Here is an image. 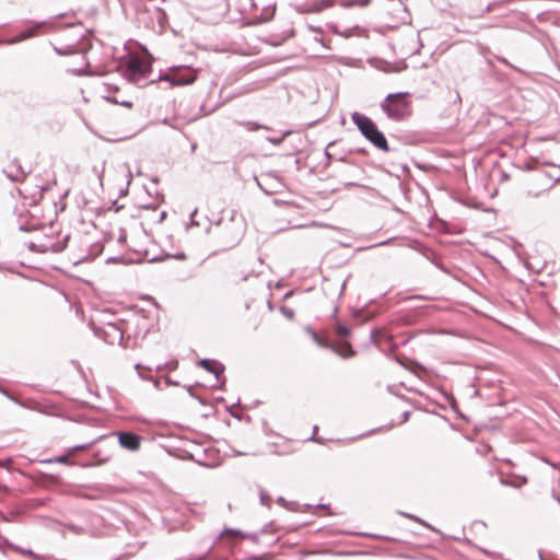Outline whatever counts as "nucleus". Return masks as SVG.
Listing matches in <instances>:
<instances>
[{
	"label": "nucleus",
	"mask_w": 560,
	"mask_h": 560,
	"mask_svg": "<svg viewBox=\"0 0 560 560\" xmlns=\"http://www.w3.org/2000/svg\"><path fill=\"white\" fill-rule=\"evenodd\" d=\"M351 119L360 132L377 149L388 152L389 147L385 135L378 129L376 124L368 116L354 112Z\"/></svg>",
	"instance_id": "1"
},
{
	"label": "nucleus",
	"mask_w": 560,
	"mask_h": 560,
	"mask_svg": "<svg viewBox=\"0 0 560 560\" xmlns=\"http://www.w3.org/2000/svg\"><path fill=\"white\" fill-rule=\"evenodd\" d=\"M407 96V92L388 94L381 103V108L389 119L404 120L411 113L410 103L406 100Z\"/></svg>",
	"instance_id": "2"
},
{
	"label": "nucleus",
	"mask_w": 560,
	"mask_h": 560,
	"mask_svg": "<svg viewBox=\"0 0 560 560\" xmlns=\"http://www.w3.org/2000/svg\"><path fill=\"white\" fill-rule=\"evenodd\" d=\"M70 235L67 234L62 240L55 241L52 237L45 235L37 241L31 242L28 248L36 253H61L66 249Z\"/></svg>",
	"instance_id": "3"
},
{
	"label": "nucleus",
	"mask_w": 560,
	"mask_h": 560,
	"mask_svg": "<svg viewBox=\"0 0 560 560\" xmlns=\"http://www.w3.org/2000/svg\"><path fill=\"white\" fill-rule=\"evenodd\" d=\"M152 67L149 62L141 59H131L125 70L124 77L131 83L140 84V82L148 78Z\"/></svg>",
	"instance_id": "4"
},
{
	"label": "nucleus",
	"mask_w": 560,
	"mask_h": 560,
	"mask_svg": "<svg viewBox=\"0 0 560 560\" xmlns=\"http://www.w3.org/2000/svg\"><path fill=\"white\" fill-rule=\"evenodd\" d=\"M62 492L75 498L88 499V500H97L101 498V491L95 485H75V483H66L63 485Z\"/></svg>",
	"instance_id": "5"
},
{
	"label": "nucleus",
	"mask_w": 560,
	"mask_h": 560,
	"mask_svg": "<svg viewBox=\"0 0 560 560\" xmlns=\"http://www.w3.org/2000/svg\"><path fill=\"white\" fill-rule=\"evenodd\" d=\"M196 79L197 73L195 70L190 68L174 69L172 73L166 74L165 77H160V80L168 81L172 86L188 85L194 83Z\"/></svg>",
	"instance_id": "6"
},
{
	"label": "nucleus",
	"mask_w": 560,
	"mask_h": 560,
	"mask_svg": "<svg viewBox=\"0 0 560 560\" xmlns=\"http://www.w3.org/2000/svg\"><path fill=\"white\" fill-rule=\"evenodd\" d=\"M198 365L215 376V380L220 383V388L225 385L226 378L223 376L225 368L221 362L212 359H201L198 361Z\"/></svg>",
	"instance_id": "7"
},
{
	"label": "nucleus",
	"mask_w": 560,
	"mask_h": 560,
	"mask_svg": "<svg viewBox=\"0 0 560 560\" xmlns=\"http://www.w3.org/2000/svg\"><path fill=\"white\" fill-rule=\"evenodd\" d=\"M9 167H14V172L9 171L8 168H4L2 173L7 176V178L12 183H24L31 171H25L23 166L21 165V162L18 158H14L11 161V164Z\"/></svg>",
	"instance_id": "8"
},
{
	"label": "nucleus",
	"mask_w": 560,
	"mask_h": 560,
	"mask_svg": "<svg viewBox=\"0 0 560 560\" xmlns=\"http://www.w3.org/2000/svg\"><path fill=\"white\" fill-rule=\"evenodd\" d=\"M47 22L46 21H42V22H37L35 23L33 26L24 30L21 34H19L18 36L15 37H12V38H9V39H5L3 40L2 43L3 44H7V45H15L20 42H23V40H26L28 38H32L34 36H36L39 32V30L46 25Z\"/></svg>",
	"instance_id": "9"
},
{
	"label": "nucleus",
	"mask_w": 560,
	"mask_h": 560,
	"mask_svg": "<svg viewBox=\"0 0 560 560\" xmlns=\"http://www.w3.org/2000/svg\"><path fill=\"white\" fill-rule=\"evenodd\" d=\"M117 435L121 447L129 451H137L140 447V436L138 434L129 431H122Z\"/></svg>",
	"instance_id": "10"
},
{
	"label": "nucleus",
	"mask_w": 560,
	"mask_h": 560,
	"mask_svg": "<svg viewBox=\"0 0 560 560\" xmlns=\"http://www.w3.org/2000/svg\"><path fill=\"white\" fill-rule=\"evenodd\" d=\"M73 455L69 452V450L67 448L65 454L60 455V456H57V457H51V458H45L43 460H40V463L43 464H63V465H75V462L71 459Z\"/></svg>",
	"instance_id": "11"
},
{
	"label": "nucleus",
	"mask_w": 560,
	"mask_h": 560,
	"mask_svg": "<svg viewBox=\"0 0 560 560\" xmlns=\"http://www.w3.org/2000/svg\"><path fill=\"white\" fill-rule=\"evenodd\" d=\"M336 4V0H317L313 2L308 9L311 13H319L328 8H331Z\"/></svg>",
	"instance_id": "12"
},
{
	"label": "nucleus",
	"mask_w": 560,
	"mask_h": 560,
	"mask_svg": "<svg viewBox=\"0 0 560 560\" xmlns=\"http://www.w3.org/2000/svg\"><path fill=\"white\" fill-rule=\"evenodd\" d=\"M109 331L106 332V335L110 339H106L107 342L114 343L116 340L120 343L122 341V330L115 324L109 323L108 324Z\"/></svg>",
	"instance_id": "13"
},
{
	"label": "nucleus",
	"mask_w": 560,
	"mask_h": 560,
	"mask_svg": "<svg viewBox=\"0 0 560 560\" xmlns=\"http://www.w3.org/2000/svg\"><path fill=\"white\" fill-rule=\"evenodd\" d=\"M152 18L156 20L158 24L160 25V27H164L167 23V14L166 12L161 9V8H153V11H152Z\"/></svg>",
	"instance_id": "14"
},
{
	"label": "nucleus",
	"mask_w": 560,
	"mask_h": 560,
	"mask_svg": "<svg viewBox=\"0 0 560 560\" xmlns=\"http://www.w3.org/2000/svg\"><path fill=\"white\" fill-rule=\"evenodd\" d=\"M335 351L346 359L351 358L355 354V351L352 349L349 342H342L338 349H335Z\"/></svg>",
	"instance_id": "15"
},
{
	"label": "nucleus",
	"mask_w": 560,
	"mask_h": 560,
	"mask_svg": "<svg viewBox=\"0 0 560 560\" xmlns=\"http://www.w3.org/2000/svg\"><path fill=\"white\" fill-rule=\"evenodd\" d=\"M276 5L275 4H267L264 5L261 10V14L259 16L260 22H268L270 21L275 15Z\"/></svg>",
	"instance_id": "16"
},
{
	"label": "nucleus",
	"mask_w": 560,
	"mask_h": 560,
	"mask_svg": "<svg viewBox=\"0 0 560 560\" xmlns=\"http://www.w3.org/2000/svg\"><path fill=\"white\" fill-rule=\"evenodd\" d=\"M237 124L243 126L248 131H257L259 129L270 130V127L255 121H238Z\"/></svg>",
	"instance_id": "17"
},
{
	"label": "nucleus",
	"mask_w": 560,
	"mask_h": 560,
	"mask_svg": "<svg viewBox=\"0 0 560 560\" xmlns=\"http://www.w3.org/2000/svg\"><path fill=\"white\" fill-rule=\"evenodd\" d=\"M224 534H231L233 535L234 537H237V538H250L253 540H255L257 538V535L256 534H244L242 533L241 530H236V529H225L223 533H221V536H223Z\"/></svg>",
	"instance_id": "18"
},
{
	"label": "nucleus",
	"mask_w": 560,
	"mask_h": 560,
	"mask_svg": "<svg viewBox=\"0 0 560 560\" xmlns=\"http://www.w3.org/2000/svg\"><path fill=\"white\" fill-rule=\"evenodd\" d=\"M336 335L340 338H347L350 335V329L345 324H337L336 326Z\"/></svg>",
	"instance_id": "19"
},
{
	"label": "nucleus",
	"mask_w": 560,
	"mask_h": 560,
	"mask_svg": "<svg viewBox=\"0 0 560 560\" xmlns=\"http://www.w3.org/2000/svg\"><path fill=\"white\" fill-rule=\"evenodd\" d=\"M369 4H370V0H349V1H343L341 3V5L343 8H351V7H354V5L366 7Z\"/></svg>",
	"instance_id": "20"
},
{
	"label": "nucleus",
	"mask_w": 560,
	"mask_h": 560,
	"mask_svg": "<svg viewBox=\"0 0 560 560\" xmlns=\"http://www.w3.org/2000/svg\"><path fill=\"white\" fill-rule=\"evenodd\" d=\"M259 500L262 505L271 506V497L261 488L259 489Z\"/></svg>",
	"instance_id": "21"
},
{
	"label": "nucleus",
	"mask_w": 560,
	"mask_h": 560,
	"mask_svg": "<svg viewBox=\"0 0 560 560\" xmlns=\"http://www.w3.org/2000/svg\"><path fill=\"white\" fill-rule=\"evenodd\" d=\"M92 171L97 176L100 183L102 184L104 172H105V162H103L101 166L94 165Z\"/></svg>",
	"instance_id": "22"
},
{
	"label": "nucleus",
	"mask_w": 560,
	"mask_h": 560,
	"mask_svg": "<svg viewBox=\"0 0 560 560\" xmlns=\"http://www.w3.org/2000/svg\"><path fill=\"white\" fill-rule=\"evenodd\" d=\"M91 445H92V443L79 444V445H74L72 447H69L68 450L74 456L80 451L89 450L91 447Z\"/></svg>",
	"instance_id": "23"
},
{
	"label": "nucleus",
	"mask_w": 560,
	"mask_h": 560,
	"mask_svg": "<svg viewBox=\"0 0 560 560\" xmlns=\"http://www.w3.org/2000/svg\"><path fill=\"white\" fill-rule=\"evenodd\" d=\"M0 393L2 395H4L7 398H9L10 400L16 402L18 405H21V406H24V404L22 401H20L19 399H16L14 396H12L7 388H4L3 386H0Z\"/></svg>",
	"instance_id": "24"
},
{
	"label": "nucleus",
	"mask_w": 560,
	"mask_h": 560,
	"mask_svg": "<svg viewBox=\"0 0 560 560\" xmlns=\"http://www.w3.org/2000/svg\"><path fill=\"white\" fill-rule=\"evenodd\" d=\"M288 135H290V131H287V132L283 135V137H279V138L268 137V138H267V140H268L270 143L275 144V145H279V144H281V143H282L283 138H284L285 136H288Z\"/></svg>",
	"instance_id": "25"
},
{
	"label": "nucleus",
	"mask_w": 560,
	"mask_h": 560,
	"mask_svg": "<svg viewBox=\"0 0 560 560\" xmlns=\"http://www.w3.org/2000/svg\"><path fill=\"white\" fill-rule=\"evenodd\" d=\"M243 234V231L240 230L233 237L232 240L230 241L229 243V247H234L235 245L238 244L240 240H241V236Z\"/></svg>",
	"instance_id": "26"
},
{
	"label": "nucleus",
	"mask_w": 560,
	"mask_h": 560,
	"mask_svg": "<svg viewBox=\"0 0 560 560\" xmlns=\"http://www.w3.org/2000/svg\"><path fill=\"white\" fill-rule=\"evenodd\" d=\"M382 335V331L378 330V329H373L371 331V340L372 342L374 343H377L378 342V337Z\"/></svg>",
	"instance_id": "27"
},
{
	"label": "nucleus",
	"mask_w": 560,
	"mask_h": 560,
	"mask_svg": "<svg viewBox=\"0 0 560 560\" xmlns=\"http://www.w3.org/2000/svg\"><path fill=\"white\" fill-rule=\"evenodd\" d=\"M419 524H421L422 526H424L425 528L434 532V533H440L439 529H436L434 526H432L431 524H429L428 522H425L424 520L420 518V521L418 522Z\"/></svg>",
	"instance_id": "28"
},
{
	"label": "nucleus",
	"mask_w": 560,
	"mask_h": 560,
	"mask_svg": "<svg viewBox=\"0 0 560 560\" xmlns=\"http://www.w3.org/2000/svg\"><path fill=\"white\" fill-rule=\"evenodd\" d=\"M407 69V65L406 63H402L401 66H398V67H390V68H387L385 69L384 71L385 72H389V71H394V72H400L402 70Z\"/></svg>",
	"instance_id": "29"
},
{
	"label": "nucleus",
	"mask_w": 560,
	"mask_h": 560,
	"mask_svg": "<svg viewBox=\"0 0 560 560\" xmlns=\"http://www.w3.org/2000/svg\"><path fill=\"white\" fill-rule=\"evenodd\" d=\"M281 312L285 317H288L290 319L294 317V312L290 308H287L283 306V307H281Z\"/></svg>",
	"instance_id": "30"
},
{
	"label": "nucleus",
	"mask_w": 560,
	"mask_h": 560,
	"mask_svg": "<svg viewBox=\"0 0 560 560\" xmlns=\"http://www.w3.org/2000/svg\"><path fill=\"white\" fill-rule=\"evenodd\" d=\"M399 514L406 518H409L411 521H415V522H419L420 521V517L413 515V514H410V513H406V512H399Z\"/></svg>",
	"instance_id": "31"
},
{
	"label": "nucleus",
	"mask_w": 560,
	"mask_h": 560,
	"mask_svg": "<svg viewBox=\"0 0 560 560\" xmlns=\"http://www.w3.org/2000/svg\"><path fill=\"white\" fill-rule=\"evenodd\" d=\"M171 257L176 260H186V258H187V256L184 252H178V253L172 255Z\"/></svg>",
	"instance_id": "32"
},
{
	"label": "nucleus",
	"mask_w": 560,
	"mask_h": 560,
	"mask_svg": "<svg viewBox=\"0 0 560 560\" xmlns=\"http://www.w3.org/2000/svg\"><path fill=\"white\" fill-rule=\"evenodd\" d=\"M18 550L21 551L24 555H27V556L34 558V559H37V556L31 549L18 548Z\"/></svg>",
	"instance_id": "33"
},
{
	"label": "nucleus",
	"mask_w": 560,
	"mask_h": 560,
	"mask_svg": "<svg viewBox=\"0 0 560 560\" xmlns=\"http://www.w3.org/2000/svg\"><path fill=\"white\" fill-rule=\"evenodd\" d=\"M328 28L330 30V32H332L334 34L336 35H341V32L338 30V26L334 23L331 24H328Z\"/></svg>",
	"instance_id": "34"
},
{
	"label": "nucleus",
	"mask_w": 560,
	"mask_h": 560,
	"mask_svg": "<svg viewBox=\"0 0 560 560\" xmlns=\"http://www.w3.org/2000/svg\"><path fill=\"white\" fill-rule=\"evenodd\" d=\"M240 405V400L234 404L231 408H228V411L230 412V415L233 417V418H236V419H241V415L236 413V412H233L232 411V408L235 407V406H238Z\"/></svg>",
	"instance_id": "35"
},
{
	"label": "nucleus",
	"mask_w": 560,
	"mask_h": 560,
	"mask_svg": "<svg viewBox=\"0 0 560 560\" xmlns=\"http://www.w3.org/2000/svg\"><path fill=\"white\" fill-rule=\"evenodd\" d=\"M188 393H189V395H190L191 397H194V398L198 399V401H199L200 404H202V405H205V404H206V402H205V400H203L201 397H199V396H197V395H195V394H194V392H192V387H188Z\"/></svg>",
	"instance_id": "36"
},
{
	"label": "nucleus",
	"mask_w": 560,
	"mask_h": 560,
	"mask_svg": "<svg viewBox=\"0 0 560 560\" xmlns=\"http://www.w3.org/2000/svg\"><path fill=\"white\" fill-rule=\"evenodd\" d=\"M47 479H49L54 483H60V478L54 475H47Z\"/></svg>",
	"instance_id": "37"
},
{
	"label": "nucleus",
	"mask_w": 560,
	"mask_h": 560,
	"mask_svg": "<svg viewBox=\"0 0 560 560\" xmlns=\"http://www.w3.org/2000/svg\"><path fill=\"white\" fill-rule=\"evenodd\" d=\"M55 51L59 55V56H66V55H69L70 51H67L62 48H58V47H55Z\"/></svg>",
	"instance_id": "38"
},
{
	"label": "nucleus",
	"mask_w": 560,
	"mask_h": 560,
	"mask_svg": "<svg viewBox=\"0 0 560 560\" xmlns=\"http://www.w3.org/2000/svg\"><path fill=\"white\" fill-rule=\"evenodd\" d=\"M501 483L504 485V486H511V487H514V488H517L520 487V485H516V483H512L510 481H506L505 479L501 478Z\"/></svg>",
	"instance_id": "39"
},
{
	"label": "nucleus",
	"mask_w": 560,
	"mask_h": 560,
	"mask_svg": "<svg viewBox=\"0 0 560 560\" xmlns=\"http://www.w3.org/2000/svg\"><path fill=\"white\" fill-rule=\"evenodd\" d=\"M410 417V411H405L401 416V422H407Z\"/></svg>",
	"instance_id": "40"
},
{
	"label": "nucleus",
	"mask_w": 560,
	"mask_h": 560,
	"mask_svg": "<svg viewBox=\"0 0 560 560\" xmlns=\"http://www.w3.org/2000/svg\"><path fill=\"white\" fill-rule=\"evenodd\" d=\"M313 339L316 343L324 346V342L320 340V338L317 334L313 332Z\"/></svg>",
	"instance_id": "41"
},
{
	"label": "nucleus",
	"mask_w": 560,
	"mask_h": 560,
	"mask_svg": "<svg viewBox=\"0 0 560 560\" xmlns=\"http://www.w3.org/2000/svg\"><path fill=\"white\" fill-rule=\"evenodd\" d=\"M277 502H278L280 505H282V506H285V505H287V501H285V499H284L283 497H279V498L277 499Z\"/></svg>",
	"instance_id": "42"
},
{
	"label": "nucleus",
	"mask_w": 560,
	"mask_h": 560,
	"mask_svg": "<svg viewBox=\"0 0 560 560\" xmlns=\"http://www.w3.org/2000/svg\"><path fill=\"white\" fill-rule=\"evenodd\" d=\"M308 27H310L311 31L316 32V33H322L323 32L322 27H319V26L310 25Z\"/></svg>",
	"instance_id": "43"
},
{
	"label": "nucleus",
	"mask_w": 560,
	"mask_h": 560,
	"mask_svg": "<svg viewBox=\"0 0 560 560\" xmlns=\"http://www.w3.org/2000/svg\"><path fill=\"white\" fill-rule=\"evenodd\" d=\"M372 537L374 538H377V539H382V540H385V541H390L393 540L392 538L389 537H385V536H376V535H371Z\"/></svg>",
	"instance_id": "44"
},
{
	"label": "nucleus",
	"mask_w": 560,
	"mask_h": 560,
	"mask_svg": "<svg viewBox=\"0 0 560 560\" xmlns=\"http://www.w3.org/2000/svg\"><path fill=\"white\" fill-rule=\"evenodd\" d=\"M20 230H21V231H24V232H28V231H31V229H30L26 224H22V225H20Z\"/></svg>",
	"instance_id": "45"
},
{
	"label": "nucleus",
	"mask_w": 560,
	"mask_h": 560,
	"mask_svg": "<svg viewBox=\"0 0 560 560\" xmlns=\"http://www.w3.org/2000/svg\"><path fill=\"white\" fill-rule=\"evenodd\" d=\"M127 179H128V180H127V185L129 186V185H130V183H131V179H132V174H131V172H130V171H128Z\"/></svg>",
	"instance_id": "46"
},
{
	"label": "nucleus",
	"mask_w": 560,
	"mask_h": 560,
	"mask_svg": "<svg viewBox=\"0 0 560 560\" xmlns=\"http://www.w3.org/2000/svg\"><path fill=\"white\" fill-rule=\"evenodd\" d=\"M325 156L328 160V162H330V160L332 159V155L328 152L327 149L325 150Z\"/></svg>",
	"instance_id": "47"
},
{
	"label": "nucleus",
	"mask_w": 560,
	"mask_h": 560,
	"mask_svg": "<svg viewBox=\"0 0 560 560\" xmlns=\"http://www.w3.org/2000/svg\"><path fill=\"white\" fill-rule=\"evenodd\" d=\"M250 5H252V8L257 9L258 2L256 0H250Z\"/></svg>",
	"instance_id": "48"
},
{
	"label": "nucleus",
	"mask_w": 560,
	"mask_h": 560,
	"mask_svg": "<svg viewBox=\"0 0 560 560\" xmlns=\"http://www.w3.org/2000/svg\"><path fill=\"white\" fill-rule=\"evenodd\" d=\"M122 106H126V107H131L132 106V103L129 102V101H125L121 103Z\"/></svg>",
	"instance_id": "49"
},
{
	"label": "nucleus",
	"mask_w": 560,
	"mask_h": 560,
	"mask_svg": "<svg viewBox=\"0 0 560 560\" xmlns=\"http://www.w3.org/2000/svg\"><path fill=\"white\" fill-rule=\"evenodd\" d=\"M190 225L199 226V223L195 219H190Z\"/></svg>",
	"instance_id": "50"
},
{
	"label": "nucleus",
	"mask_w": 560,
	"mask_h": 560,
	"mask_svg": "<svg viewBox=\"0 0 560 560\" xmlns=\"http://www.w3.org/2000/svg\"><path fill=\"white\" fill-rule=\"evenodd\" d=\"M136 369L138 370L139 375H140L141 377H143V375H142V373H141V371H140V370L142 369V366H141L140 364H137V365H136Z\"/></svg>",
	"instance_id": "51"
},
{
	"label": "nucleus",
	"mask_w": 560,
	"mask_h": 560,
	"mask_svg": "<svg viewBox=\"0 0 560 560\" xmlns=\"http://www.w3.org/2000/svg\"><path fill=\"white\" fill-rule=\"evenodd\" d=\"M197 212H198V210L194 209L192 212L190 213V219H195Z\"/></svg>",
	"instance_id": "52"
},
{
	"label": "nucleus",
	"mask_w": 560,
	"mask_h": 560,
	"mask_svg": "<svg viewBox=\"0 0 560 560\" xmlns=\"http://www.w3.org/2000/svg\"><path fill=\"white\" fill-rule=\"evenodd\" d=\"M480 550H481V552H482V553H485V555H487V556H491V555H492V553H491L489 550H487V549L481 548Z\"/></svg>",
	"instance_id": "53"
},
{
	"label": "nucleus",
	"mask_w": 560,
	"mask_h": 560,
	"mask_svg": "<svg viewBox=\"0 0 560 560\" xmlns=\"http://www.w3.org/2000/svg\"><path fill=\"white\" fill-rule=\"evenodd\" d=\"M410 299H423V300H427L428 298L423 296V295H415V296H411Z\"/></svg>",
	"instance_id": "54"
},
{
	"label": "nucleus",
	"mask_w": 560,
	"mask_h": 560,
	"mask_svg": "<svg viewBox=\"0 0 560 560\" xmlns=\"http://www.w3.org/2000/svg\"><path fill=\"white\" fill-rule=\"evenodd\" d=\"M310 441L322 442V439H316L314 435L308 439Z\"/></svg>",
	"instance_id": "55"
},
{
	"label": "nucleus",
	"mask_w": 560,
	"mask_h": 560,
	"mask_svg": "<svg viewBox=\"0 0 560 560\" xmlns=\"http://www.w3.org/2000/svg\"><path fill=\"white\" fill-rule=\"evenodd\" d=\"M165 217H166V212H165V211H163V212L161 213V215H160V220H161V221H162V220H164V219H165Z\"/></svg>",
	"instance_id": "56"
},
{
	"label": "nucleus",
	"mask_w": 560,
	"mask_h": 560,
	"mask_svg": "<svg viewBox=\"0 0 560 560\" xmlns=\"http://www.w3.org/2000/svg\"><path fill=\"white\" fill-rule=\"evenodd\" d=\"M341 36L349 37V36H351V33L349 31L345 32V33H341Z\"/></svg>",
	"instance_id": "57"
},
{
	"label": "nucleus",
	"mask_w": 560,
	"mask_h": 560,
	"mask_svg": "<svg viewBox=\"0 0 560 560\" xmlns=\"http://www.w3.org/2000/svg\"><path fill=\"white\" fill-rule=\"evenodd\" d=\"M499 60H500L501 62H503V63H505V65H509V66H510V63L508 62V60H506L505 58H500Z\"/></svg>",
	"instance_id": "58"
},
{
	"label": "nucleus",
	"mask_w": 560,
	"mask_h": 560,
	"mask_svg": "<svg viewBox=\"0 0 560 560\" xmlns=\"http://www.w3.org/2000/svg\"><path fill=\"white\" fill-rule=\"evenodd\" d=\"M261 558L259 556H253L250 557V560H260Z\"/></svg>",
	"instance_id": "59"
},
{
	"label": "nucleus",
	"mask_w": 560,
	"mask_h": 560,
	"mask_svg": "<svg viewBox=\"0 0 560 560\" xmlns=\"http://www.w3.org/2000/svg\"><path fill=\"white\" fill-rule=\"evenodd\" d=\"M91 465H92L91 463H85V464H82V467H89Z\"/></svg>",
	"instance_id": "60"
},
{
	"label": "nucleus",
	"mask_w": 560,
	"mask_h": 560,
	"mask_svg": "<svg viewBox=\"0 0 560 560\" xmlns=\"http://www.w3.org/2000/svg\"><path fill=\"white\" fill-rule=\"evenodd\" d=\"M316 40H317V42H319L323 46H325V47H326V45H325V43H324V40H323V39H317V38H316Z\"/></svg>",
	"instance_id": "61"
},
{
	"label": "nucleus",
	"mask_w": 560,
	"mask_h": 560,
	"mask_svg": "<svg viewBox=\"0 0 560 560\" xmlns=\"http://www.w3.org/2000/svg\"><path fill=\"white\" fill-rule=\"evenodd\" d=\"M317 430H318V427H317V425H315V427L313 428V432H314V433H316V432H317Z\"/></svg>",
	"instance_id": "62"
},
{
	"label": "nucleus",
	"mask_w": 560,
	"mask_h": 560,
	"mask_svg": "<svg viewBox=\"0 0 560 560\" xmlns=\"http://www.w3.org/2000/svg\"><path fill=\"white\" fill-rule=\"evenodd\" d=\"M48 189H49V187H48V186L42 187V190H44V191H46V190H48Z\"/></svg>",
	"instance_id": "63"
},
{
	"label": "nucleus",
	"mask_w": 560,
	"mask_h": 560,
	"mask_svg": "<svg viewBox=\"0 0 560 560\" xmlns=\"http://www.w3.org/2000/svg\"><path fill=\"white\" fill-rule=\"evenodd\" d=\"M538 557H539V560H544V558H542L540 552H538Z\"/></svg>",
	"instance_id": "64"
}]
</instances>
